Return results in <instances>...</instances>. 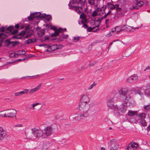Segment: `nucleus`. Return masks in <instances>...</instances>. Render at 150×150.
Wrapping results in <instances>:
<instances>
[{
    "mask_svg": "<svg viewBox=\"0 0 150 150\" xmlns=\"http://www.w3.org/2000/svg\"><path fill=\"white\" fill-rule=\"evenodd\" d=\"M118 93L121 98L124 100L125 103H131L132 99L127 96L128 91L124 88H121L118 91Z\"/></svg>",
    "mask_w": 150,
    "mask_h": 150,
    "instance_id": "obj_1",
    "label": "nucleus"
},
{
    "mask_svg": "<svg viewBox=\"0 0 150 150\" xmlns=\"http://www.w3.org/2000/svg\"><path fill=\"white\" fill-rule=\"evenodd\" d=\"M11 40V39H8L6 40L4 42L5 45L7 47H8L9 45L10 44V40Z\"/></svg>",
    "mask_w": 150,
    "mask_h": 150,
    "instance_id": "obj_32",
    "label": "nucleus"
},
{
    "mask_svg": "<svg viewBox=\"0 0 150 150\" xmlns=\"http://www.w3.org/2000/svg\"><path fill=\"white\" fill-rule=\"evenodd\" d=\"M95 0H88L89 4L91 5H93L95 4Z\"/></svg>",
    "mask_w": 150,
    "mask_h": 150,
    "instance_id": "obj_46",
    "label": "nucleus"
},
{
    "mask_svg": "<svg viewBox=\"0 0 150 150\" xmlns=\"http://www.w3.org/2000/svg\"><path fill=\"white\" fill-rule=\"evenodd\" d=\"M33 33V31L32 29H29L26 32V33L28 34H31V36L32 35Z\"/></svg>",
    "mask_w": 150,
    "mask_h": 150,
    "instance_id": "obj_48",
    "label": "nucleus"
},
{
    "mask_svg": "<svg viewBox=\"0 0 150 150\" xmlns=\"http://www.w3.org/2000/svg\"><path fill=\"white\" fill-rule=\"evenodd\" d=\"M19 35H18V34L17 35H15L12 36L11 37L12 39H21V37H18Z\"/></svg>",
    "mask_w": 150,
    "mask_h": 150,
    "instance_id": "obj_43",
    "label": "nucleus"
},
{
    "mask_svg": "<svg viewBox=\"0 0 150 150\" xmlns=\"http://www.w3.org/2000/svg\"><path fill=\"white\" fill-rule=\"evenodd\" d=\"M13 112H7V115L8 117H16V111L15 110H13Z\"/></svg>",
    "mask_w": 150,
    "mask_h": 150,
    "instance_id": "obj_15",
    "label": "nucleus"
},
{
    "mask_svg": "<svg viewBox=\"0 0 150 150\" xmlns=\"http://www.w3.org/2000/svg\"><path fill=\"white\" fill-rule=\"evenodd\" d=\"M58 49L57 45H53L51 46H49L48 49L47 50V51L49 52H52Z\"/></svg>",
    "mask_w": 150,
    "mask_h": 150,
    "instance_id": "obj_14",
    "label": "nucleus"
},
{
    "mask_svg": "<svg viewBox=\"0 0 150 150\" xmlns=\"http://www.w3.org/2000/svg\"><path fill=\"white\" fill-rule=\"evenodd\" d=\"M96 85V84L95 83V82H94L88 88V90H90L91 89H92L93 87L94 86H95Z\"/></svg>",
    "mask_w": 150,
    "mask_h": 150,
    "instance_id": "obj_51",
    "label": "nucleus"
},
{
    "mask_svg": "<svg viewBox=\"0 0 150 150\" xmlns=\"http://www.w3.org/2000/svg\"><path fill=\"white\" fill-rule=\"evenodd\" d=\"M50 143L49 142H47L43 144L42 147L43 149H47L48 147V146L50 145Z\"/></svg>",
    "mask_w": 150,
    "mask_h": 150,
    "instance_id": "obj_33",
    "label": "nucleus"
},
{
    "mask_svg": "<svg viewBox=\"0 0 150 150\" xmlns=\"http://www.w3.org/2000/svg\"><path fill=\"white\" fill-rule=\"evenodd\" d=\"M41 15L40 12L33 13L30 14V16L28 17V21H30L33 19V18H37L38 19H41Z\"/></svg>",
    "mask_w": 150,
    "mask_h": 150,
    "instance_id": "obj_6",
    "label": "nucleus"
},
{
    "mask_svg": "<svg viewBox=\"0 0 150 150\" xmlns=\"http://www.w3.org/2000/svg\"><path fill=\"white\" fill-rule=\"evenodd\" d=\"M90 108V104H79L77 109L82 111H88Z\"/></svg>",
    "mask_w": 150,
    "mask_h": 150,
    "instance_id": "obj_5",
    "label": "nucleus"
},
{
    "mask_svg": "<svg viewBox=\"0 0 150 150\" xmlns=\"http://www.w3.org/2000/svg\"><path fill=\"white\" fill-rule=\"evenodd\" d=\"M19 43V42L17 41L15 42L13 41H10V44H11L13 46H14L16 45H18Z\"/></svg>",
    "mask_w": 150,
    "mask_h": 150,
    "instance_id": "obj_39",
    "label": "nucleus"
},
{
    "mask_svg": "<svg viewBox=\"0 0 150 150\" xmlns=\"http://www.w3.org/2000/svg\"><path fill=\"white\" fill-rule=\"evenodd\" d=\"M97 61H93L92 63L89 64L88 66L90 67H91L93 66L97 63Z\"/></svg>",
    "mask_w": 150,
    "mask_h": 150,
    "instance_id": "obj_47",
    "label": "nucleus"
},
{
    "mask_svg": "<svg viewBox=\"0 0 150 150\" xmlns=\"http://www.w3.org/2000/svg\"><path fill=\"white\" fill-rule=\"evenodd\" d=\"M109 108L112 109L114 110H116L118 108V107L117 105H115L113 104H108V105Z\"/></svg>",
    "mask_w": 150,
    "mask_h": 150,
    "instance_id": "obj_21",
    "label": "nucleus"
},
{
    "mask_svg": "<svg viewBox=\"0 0 150 150\" xmlns=\"http://www.w3.org/2000/svg\"><path fill=\"white\" fill-rule=\"evenodd\" d=\"M50 29L53 30L54 31H55V30H57V29L55 26L51 25H50Z\"/></svg>",
    "mask_w": 150,
    "mask_h": 150,
    "instance_id": "obj_59",
    "label": "nucleus"
},
{
    "mask_svg": "<svg viewBox=\"0 0 150 150\" xmlns=\"http://www.w3.org/2000/svg\"><path fill=\"white\" fill-rule=\"evenodd\" d=\"M32 132L28 133L27 135L29 137L33 138L34 137H42L44 133L43 131L40 129H38L34 128L31 129Z\"/></svg>",
    "mask_w": 150,
    "mask_h": 150,
    "instance_id": "obj_2",
    "label": "nucleus"
},
{
    "mask_svg": "<svg viewBox=\"0 0 150 150\" xmlns=\"http://www.w3.org/2000/svg\"><path fill=\"white\" fill-rule=\"evenodd\" d=\"M110 143L111 144L109 146L110 150H112L113 149L116 150L117 149L118 145L114 139L110 140Z\"/></svg>",
    "mask_w": 150,
    "mask_h": 150,
    "instance_id": "obj_7",
    "label": "nucleus"
},
{
    "mask_svg": "<svg viewBox=\"0 0 150 150\" xmlns=\"http://www.w3.org/2000/svg\"><path fill=\"white\" fill-rule=\"evenodd\" d=\"M95 28V27H88L87 28V31H88V32H91L92 31H93V30ZM94 31L95 32V31Z\"/></svg>",
    "mask_w": 150,
    "mask_h": 150,
    "instance_id": "obj_40",
    "label": "nucleus"
},
{
    "mask_svg": "<svg viewBox=\"0 0 150 150\" xmlns=\"http://www.w3.org/2000/svg\"><path fill=\"white\" fill-rule=\"evenodd\" d=\"M57 32L59 33H63V29L61 28H59L58 30H57Z\"/></svg>",
    "mask_w": 150,
    "mask_h": 150,
    "instance_id": "obj_58",
    "label": "nucleus"
},
{
    "mask_svg": "<svg viewBox=\"0 0 150 150\" xmlns=\"http://www.w3.org/2000/svg\"><path fill=\"white\" fill-rule=\"evenodd\" d=\"M137 112L136 111H133L131 110H129L128 115L130 116H132L137 114Z\"/></svg>",
    "mask_w": 150,
    "mask_h": 150,
    "instance_id": "obj_27",
    "label": "nucleus"
},
{
    "mask_svg": "<svg viewBox=\"0 0 150 150\" xmlns=\"http://www.w3.org/2000/svg\"><path fill=\"white\" fill-rule=\"evenodd\" d=\"M117 109L119 110L121 112H124L126 110V109L124 108L123 107H122L120 108H118Z\"/></svg>",
    "mask_w": 150,
    "mask_h": 150,
    "instance_id": "obj_45",
    "label": "nucleus"
},
{
    "mask_svg": "<svg viewBox=\"0 0 150 150\" xmlns=\"http://www.w3.org/2000/svg\"><path fill=\"white\" fill-rule=\"evenodd\" d=\"M41 85H42V84L41 83L39 84V85H38V86H37L36 88L31 90L29 92L30 93H33L35 91H38V90H39V89L41 87Z\"/></svg>",
    "mask_w": 150,
    "mask_h": 150,
    "instance_id": "obj_23",
    "label": "nucleus"
},
{
    "mask_svg": "<svg viewBox=\"0 0 150 150\" xmlns=\"http://www.w3.org/2000/svg\"><path fill=\"white\" fill-rule=\"evenodd\" d=\"M134 93L137 94L139 96H140L141 98L143 97L144 94L143 92H142V88L140 87L136 88L134 89Z\"/></svg>",
    "mask_w": 150,
    "mask_h": 150,
    "instance_id": "obj_11",
    "label": "nucleus"
},
{
    "mask_svg": "<svg viewBox=\"0 0 150 150\" xmlns=\"http://www.w3.org/2000/svg\"><path fill=\"white\" fill-rule=\"evenodd\" d=\"M80 102L87 103L89 102V97L86 95L82 94L80 99Z\"/></svg>",
    "mask_w": 150,
    "mask_h": 150,
    "instance_id": "obj_10",
    "label": "nucleus"
},
{
    "mask_svg": "<svg viewBox=\"0 0 150 150\" xmlns=\"http://www.w3.org/2000/svg\"><path fill=\"white\" fill-rule=\"evenodd\" d=\"M5 31H6V30H5V28L4 27L2 26L0 28V31L1 32H4Z\"/></svg>",
    "mask_w": 150,
    "mask_h": 150,
    "instance_id": "obj_54",
    "label": "nucleus"
},
{
    "mask_svg": "<svg viewBox=\"0 0 150 150\" xmlns=\"http://www.w3.org/2000/svg\"><path fill=\"white\" fill-rule=\"evenodd\" d=\"M60 36L58 38L59 40L60 41H62L63 40V39H66L68 37V35H65L64 33H59V35Z\"/></svg>",
    "mask_w": 150,
    "mask_h": 150,
    "instance_id": "obj_20",
    "label": "nucleus"
},
{
    "mask_svg": "<svg viewBox=\"0 0 150 150\" xmlns=\"http://www.w3.org/2000/svg\"><path fill=\"white\" fill-rule=\"evenodd\" d=\"M54 31V32L51 34V37L59 35V33L57 32V30H55Z\"/></svg>",
    "mask_w": 150,
    "mask_h": 150,
    "instance_id": "obj_38",
    "label": "nucleus"
},
{
    "mask_svg": "<svg viewBox=\"0 0 150 150\" xmlns=\"http://www.w3.org/2000/svg\"><path fill=\"white\" fill-rule=\"evenodd\" d=\"M130 27V26L127 25H125L122 27L121 28V30H122L123 31H130L131 30H129Z\"/></svg>",
    "mask_w": 150,
    "mask_h": 150,
    "instance_id": "obj_24",
    "label": "nucleus"
},
{
    "mask_svg": "<svg viewBox=\"0 0 150 150\" xmlns=\"http://www.w3.org/2000/svg\"><path fill=\"white\" fill-rule=\"evenodd\" d=\"M54 31V32L51 34V37L59 35V33L57 32V30H55Z\"/></svg>",
    "mask_w": 150,
    "mask_h": 150,
    "instance_id": "obj_37",
    "label": "nucleus"
},
{
    "mask_svg": "<svg viewBox=\"0 0 150 150\" xmlns=\"http://www.w3.org/2000/svg\"><path fill=\"white\" fill-rule=\"evenodd\" d=\"M144 93L146 95L150 96V88L145 90Z\"/></svg>",
    "mask_w": 150,
    "mask_h": 150,
    "instance_id": "obj_41",
    "label": "nucleus"
},
{
    "mask_svg": "<svg viewBox=\"0 0 150 150\" xmlns=\"http://www.w3.org/2000/svg\"><path fill=\"white\" fill-rule=\"evenodd\" d=\"M14 27L13 26H10L6 28V31L5 33L9 35L17 34L18 32V29L14 30Z\"/></svg>",
    "mask_w": 150,
    "mask_h": 150,
    "instance_id": "obj_4",
    "label": "nucleus"
},
{
    "mask_svg": "<svg viewBox=\"0 0 150 150\" xmlns=\"http://www.w3.org/2000/svg\"><path fill=\"white\" fill-rule=\"evenodd\" d=\"M2 33V38H6L7 37H8V35H7L6 34V33H5V34H4L3 33Z\"/></svg>",
    "mask_w": 150,
    "mask_h": 150,
    "instance_id": "obj_63",
    "label": "nucleus"
},
{
    "mask_svg": "<svg viewBox=\"0 0 150 150\" xmlns=\"http://www.w3.org/2000/svg\"><path fill=\"white\" fill-rule=\"evenodd\" d=\"M43 132L47 136H48L51 135L53 132L52 130L51 126H48L46 127L45 129L43 130Z\"/></svg>",
    "mask_w": 150,
    "mask_h": 150,
    "instance_id": "obj_9",
    "label": "nucleus"
},
{
    "mask_svg": "<svg viewBox=\"0 0 150 150\" xmlns=\"http://www.w3.org/2000/svg\"><path fill=\"white\" fill-rule=\"evenodd\" d=\"M137 146H135L132 142L130 143L127 147L128 150H136Z\"/></svg>",
    "mask_w": 150,
    "mask_h": 150,
    "instance_id": "obj_16",
    "label": "nucleus"
},
{
    "mask_svg": "<svg viewBox=\"0 0 150 150\" xmlns=\"http://www.w3.org/2000/svg\"><path fill=\"white\" fill-rule=\"evenodd\" d=\"M87 21L86 19H82V20L81 21V23L83 24H84L86 23L87 22Z\"/></svg>",
    "mask_w": 150,
    "mask_h": 150,
    "instance_id": "obj_62",
    "label": "nucleus"
},
{
    "mask_svg": "<svg viewBox=\"0 0 150 150\" xmlns=\"http://www.w3.org/2000/svg\"><path fill=\"white\" fill-rule=\"evenodd\" d=\"M8 110H6L1 112L0 116L3 117H7V113Z\"/></svg>",
    "mask_w": 150,
    "mask_h": 150,
    "instance_id": "obj_26",
    "label": "nucleus"
},
{
    "mask_svg": "<svg viewBox=\"0 0 150 150\" xmlns=\"http://www.w3.org/2000/svg\"><path fill=\"white\" fill-rule=\"evenodd\" d=\"M28 91V89H25L23 91L15 93H14V94L16 96H21L23 94L27 93Z\"/></svg>",
    "mask_w": 150,
    "mask_h": 150,
    "instance_id": "obj_17",
    "label": "nucleus"
},
{
    "mask_svg": "<svg viewBox=\"0 0 150 150\" xmlns=\"http://www.w3.org/2000/svg\"><path fill=\"white\" fill-rule=\"evenodd\" d=\"M68 5L69 6V9H71L74 10H75L76 12H77L78 14H80L82 13V12H81V11L79 10V8H81L82 10L83 9L82 7H79L73 6L71 5V4L70 2L69 4Z\"/></svg>",
    "mask_w": 150,
    "mask_h": 150,
    "instance_id": "obj_8",
    "label": "nucleus"
},
{
    "mask_svg": "<svg viewBox=\"0 0 150 150\" xmlns=\"http://www.w3.org/2000/svg\"><path fill=\"white\" fill-rule=\"evenodd\" d=\"M40 104H33L32 105V106H30L29 107V108L33 110L34 109V107L36 106L39 105Z\"/></svg>",
    "mask_w": 150,
    "mask_h": 150,
    "instance_id": "obj_50",
    "label": "nucleus"
},
{
    "mask_svg": "<svg viewBox=\"0 0 150 150\" xmlns=\"http://www.w3.org/2000/svg\"><path fill=\"white\" fill-rule=\"evenodd\" d=\"M23 127V125L22 124H18L16 125H14L13 127V128L16 127Z\"/></svg>",
    "mask_w": 150,
    "mask_h": 150,
    "instance_id": "obj_56",
    "label": "nucleus"
},
{
    "mask_svg": "<svg viewBox=\"0 0 150 150\" xmlns=\"http://www.w3.org/2000/svg\"><path fill=\"white\" fill-rule=\"evenodd\" d=\"M133 53V52H130L129 50H128L126 52L125 57H128L131 55Z\"/></svg>",
    "mask_w": 150,
    "mask_h": 150,
    "instance_id": "obj_36",
    "label": "nucleus"
},
{
    "mask_svg": "<svg viewBox=\"0 0 150 150\" xmlns=\"http://www.w3.org/2000/svg\"><path fill=\"white\" fill-rule=\"evenodd\" d=\"M95 22H97L98 23H99L100 22V18H96L95 19Z\"/></svg>",
    "mask_w": 150,
    "mask_h": 150,
    "instance_id": "obj_60",
    "label": "nucleus"
},
{
    "mask_svg": "<svg viewBox=\"0 0 150 150\" xmlns=\"http://www.w3.org/2000/svg\"><path fill=\"white\" fill-rule=\"evenodd\" d=\"M139 117L141 118V120L144 119L146 117V114L144 113H142L139 114Z\"/></svg>",
    "mask_w": 150,
    "mask_h": 150,
    "instance_id": "obj_34",
    "label": "nucleus"
},
{
    "mask_svg": "<svg viewBox=\"0 0 150 150\" xmlns=\"http://www.w3.org/2000/svg\"><path fill=\"white\" fill-rule=\"evenodd\" d=\"M115 98H112L109 99L108 100V102L109 103H115L114 101V100Z\"/></svg>",
    "mask_w": 150,
    "mask_h": 150,
    "instance_id": "obj_61",
    "label": "nucleus"
},
{
    "mask_svg": "<svg viewBox=\"0 0 150 150\" xmlns=\"http://www.w3.org/2000/svg\"><path fill=\"white\" fill-rule=\"evenodd\" d=\"M26 32L24 30H22L21 32L19 33L18 34V35H19L20 37H21V39L26 34Z\"/></svg>",
    "mask_w": 150,
    "mask_h": 150,
    "instance_id": "obj_30",
    "label": "nucleus"
},
{
    "mask_svg": "<svg viewBox=\"0 0 150 150\" xmlns=\"http://www.w3.org/2000/svg\"><path fill=\"white\" fill-rule=\"evenodd\" d=\"M45 30L42 29L38 31L37 32V34L39 37H42L43 36L45 33Z\"/></svg>",
    "mask_w": 150,
    "mask_h": 150,
    "instance_id": "obj_22",
    "label": "nucleus"
},
{
    "mask_svg": "<svg viewBox=\"0 0 150 150\" xmlns=\"http://www.w3.org/2000/svg\"><path fill=\"white\" fill-rule=\"evenodd\" d=\"M6 135L5 131L3 129V131L0 132V140L3 139Z\"/></svg>",
    "mask_w": 150,
    "mask_h": 150,
    "instance_id": "obj_25",
    "label": "nucleus"
},
{
    "mask_svg": "<svg viewBox=\"0 0 150 150\" xmlns=\"http://www.w3.org/2000/svg\"><path fill=\"white\" fill-rule=\"evenodd\" d=\"M51 18V16L49 15H46L45 14H42V15H41V19L43 18L44 19L47 21H49Z\"/></svg>",
    "mask_w": 150,
    "mask_h": 150,
    "instance_id": "obj_18",
    "label": "nucleus"
},
{
    "mask_svg": "<svg viewBox=\"0 0 150 150\" xmlns=\"http://www.w3.org/2000/svg\"><path fill=\"white\" fill-rule=\"evenodd\" d=\"M25 54V52L23 50H19L18 51L17 53L16 54L17 55H24Z\"/></svg>",
    "mask_w": 150,
    "mask_h": 150,
    "instance_id": "obj_31",
    "label": "nucleus"
},
{
    "mask_svg": "<svg viewBox=\"0 0 150 150\" xmlns=\"http://www.w3.org/2000/svg\"><path fill=\"white\" fill-rule=\"evenodd\" d=\"M138 78V77L137 74H134L127 78L126 79V81L127 82L132 83L137 80Z\"/></svg>",
    "mask_w": 150,
    "mask_h": 150,
    "instance_id": "obj_12",
    "label": "nucleus"
},
{
    "mask_svg": "<svg viewBox=\"0 0 150 150\" xmlns=\"http://www.w3.org/2000/svg\"><path fill=\"white\" fill-rule=\"evenodd\" d=\"M40 47H44L45 48H48L49 45L46 44H41L39 45Z\"/></svg>",
    "mask_w": 150,
    "mask_h": 150,
    "instance_id": "obj_53",
    "label": "nucleus"
},
{
    "mask_svg": "<svg viewBox=\"0 0 150 150\" xmlns=\"http://www.w3.org/2000/svg\"><path fill=\"white\" fill-rule=\"evenodd\" d=\"M140 123L143 126L147 125V123L144 119L141 120L140 121Z\"/></svg>",
    "mask_w": 150,
    "mask_h": 150,
    "instance_id": "obj_35",
    "label": "nucleus"
},
{
    "mask_svg": "<svg viewBox=\"0 0 150 150\" xmlns=\"http://www.w3.org/2000/svg\"><path fill=\"white\" fill-rule=\"evenodd\" d=\"M97 15V13L96 12V10L94 11L93 13L92 16L93 17H95V16H96Z\"/></svg>",
    "mask_w": 150,
    "mask_h": 150,
    "instance_id": "obj_64",
    "label": "nucleus"
},
{
    "mask_svg": "<svg viewBox=\"0 0 150 150\" xmlns=\"http://www.w3.org/2000/svg\"><path fill=\"white\" fill-rule=\"evenodd\" d=\"M52 130L53 132L57 131L58 130L57 125V124H55L52 125Z\"/></svg>",
    "mask_w": 150,
    "mask_h": 150,
    "instance_id": "obj_29",
    "label": "nucleus"
},
{
    "mask_svg": "<svg viewBox=\"0 0 150 150\" xmlns=\"http://www.w3.org/2000/svg\"><path fill=\"white\" fill-rule=\"evenodd\" d=\"M37 41L36 39L33 38V39H29L26 40L25 41V44H29L32 43H34L36 42Z\"/></svg>",
    "mask_w": 150,
    "mask_h": 150,
    "instance_id": "obj_19",
    "label": "nucleus"
},
{
    "mask_svg": "<svg viewBox=\"0 0 150 150\" xmlns=\"http://www.w3.org/2000/svg\"><path fill=\"white\" fill-rule=\"evenodd\" d=\"M130 9L131 10H133L134 9H138V7L136 5L135 6H132L130 7Z\"/></svg>",
    "mask_w": 150,
    "mask_h": 150,
    "instance_id": "obj_55",
    "label": "nucleus"
},
{
    "mask_svg": "<svg viewBox=\"0 0 150 150\" xmlns=\"http://www.w3.org/2000/svg\"><path fill=\"white\" fill-rule=\"evenodd\" d=\"M106 8V6H103L100 8L99 10L100 11H105Z\"/></svg>",
    "mask_w": 150,
    "mask_h": 150,
    "instance_id": "obj_49",
    "label": "nucleus"
},
{
    "mask_svg": "<svg viewBox=\"0 0 150 150\" xmlns=\"http://www.w3.org/2000/svg\"><path fill=\"white\" fill-rule=\"evenodd\" d=\"M107 5L108 7L111 10H112L115 9V5L112 4L110 3H107Z\"/></svg>",
    "mask_w": 150,
    "mask_h": 150,
    "instance_id": "obj_28",
    "label": "nucleus"
},
{
    "mask_svg": "<svg viewBox=\"0 0 150 150\" xmlns=\"http://www.w3.org/2000/svg\"><path fill=\"white\" fill-rule=\"evenodd\" d=\"M144 108L145 110H148L150 109V107L149 105H146L144 106Z\"/></svg>",
    "mask_w": 150,
    "mask_h": 150,
    "instance_id": "obj_57",
    "label": "nucleus"
},
{
    "mask_svg": "<svg viewBox=\"0 0 150 150\" xmlns=\"http://www.w3.org/2000/svg\"><path fill=\"white\" fill-rule=\"evenodd\" d=\"M85 2V0H79V4H80L81 6H82L84 5Z\"/></svg>",
    "mask_w": 150,
    "mask_h": 150,
    "instance_id": "obj_42",
    "label": "nucleus"
},
{
    "mask_svg": "<svg viewBox=\"0 0 150 150\" xmlns=\"http://www.w3.org/2000/svg\"><path fill=\"white\" fill-rule=\"evenodd\" d=\"M83 112L80 114L75 113L74 116L72 117V120L73 121L79 120L84 118L87 117L88 116L89 113L88 111H82Z\"/></svg>",
    "mask_w": 150,
    "mask_h": 150,
    "instance_id": "obj_3",
    "label": "nucleus"
},
{
    "mask_svg": "<svg viewBox=\"0 0 150 150\" xmlns=\"http://www.w3.org/2000/svg\"><path fill=\"white\" fill-rule=\"evenodd\" d=\"M30 25H26L25 27V29L24 30H25V31L26 32L27 31L29 30L30 29Z\"/></svg>",
    "mask_w": 150,
    "mask_h": 150,
    "instance_id": "obj_52",
    "label": "nucleus"
},
{
    "mask_svg": "<svg viewBox=\"0 0 150 150\" xmlns=\"http://www.w3.org/2000/svg\"><path fill=\"white\" fill-rule=\"evenodd\" d=\"M134 2L136 6L138 7V9L141 7L144 4V2L140 0H134Z\"/></svg>",
    "mask_w": 150,
    "mask_h": 150,
    "instance_id": "obj_13",
    "label": "nucleus"
},
{
    "mask_svg": "<svg viewBox=\"0 0 150 150\" xmlns=\"http://www.w3.org/2000/svg\"><path fill=\"white\" fill-rule=\"evenodd\" d=\"M81 14L80 16V18L82 19H86V15L83 13H81Z\"/></svg>",
    "mask_w": 150,
    "mask_h": 150,
    "instance_id": "obj_44",
    "label": "nucleus"
}]
</instances>
